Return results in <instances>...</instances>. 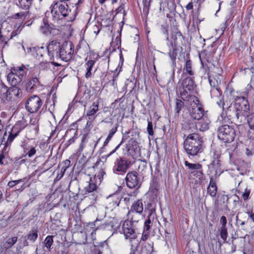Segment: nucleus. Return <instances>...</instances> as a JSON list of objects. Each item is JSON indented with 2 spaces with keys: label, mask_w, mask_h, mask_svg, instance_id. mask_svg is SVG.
Listing matches in <instances>:
<instances>
[{
  "label": "nucleus",
  "mask_w": 254,
  "mask_h": 254,
  "mask_svg": "<svg viewBox=\"0 0 254 254\" xmlns=\"http://www.w3.org/2000/svg\"><path fill=\"white\" fill-rule=\"evenodd\" d=\"M224 106L221 107L222 112L218 118L219 121L224 122L235 119L241 121L247 116L250 108L248 101L244 96H237L228 107L225 108Z\"/></svg>",
  "instance_id": "f257e3e1"
},
{
  "label": "nucleus",
  "mask_w": 254,
  "mask_h": 254,
  "mask_svg": "<svg viewBox=\"0 0 254 254\" xmlns=\"http://www.w3.org/2000/svg\"><path fill=\"white\" fill-rule=\"evenodd\" d=\"M46 50L49 61L60 58L62 61L67 62L72 58L74 46L71 42L66 41L61 44L56 40H52L47 46Z\"/></svg>",
  "instance_id": "f03ea898"
},
{
  "label": "nucleus",
  "mask_w": 254,
  "mask_h": 254,
  "mask_svg": "<svg viewBox=\"0 0 254 254\" xmlns=\"http://www.w3.org/2000/svg\"><path fill=\"white\" fill-rule=\"evenodd\" d=\"M184 148L190 157L198 155L203 150L201 137L197 133L190 134L184 141Z\"/></svg>",
  "instance_id": "7ed1b4c3"
},
{
  "label": "nucleus",
  "mask_w": 254,
  "mask_h": 254,
  "mask_svg": "<svg viewBox=\"0 0 254 254\" xmlns=\"http://www.w3.org/2000/svg\"><path fill=\"white\" fill-rule=\"evenodd\" d=\"M29 64H23L13 67L7 75V80L11 86H16L25 78L28 73L33 71Z\"/></svg>",
  "instance_id": "20e7f679"
},
{
  "label": "nucleus",
  "mask_w": 254,
  "mask_h": 254,
  "mask_svg": "<svg viewBox=\"0 0 254 254\" xmlns=\"http://www.w3.org/2000/svg\"><path fill=\"white\" fill-rule=\"evenodd\" d=\"M62 1L56 2L51 6V12L54 20H62L70 12L68 5L65 2L62 3Z\"/></svg>",
  "instance_id": "39448f33"
},
{
  "label": "nucleus",
  "mask_w": 254,
  "mask_h": 254,
  "mask_svg": "<svg viewBox=\"0 0 254 254\" xmlns=\"http://www.w3.org/2000/svg\"><path fill=\"white\" fill-rule=\"evenodd\" d=\"M183 78L182 90H181V97L184 101L189 100L191 97L194 96L191 95L195 87L194 76H186Z\"/></svg>",
  "instance_id": "423d86ee"
},
{
  "label": "nucleus",
  "mask_w": 254,
  "mask_h": 254,
  "mask_svg": "<svg viewBox=\"0 0 254 254\" xmlns=\"http://www.w3.org/2000/svg\"><path fill=\"white\" fill-rule=\"evenodd\" d=\"M235 136V130L232 126L224 125L218 128V138L224 143L232 142L234 140Z\"/></svg>",
  "instance_id": "0eeeda50"
},
{
  "label": "nucleus",
  "mask_w": 254,
  "mask_h": 254,
  "mask_svg": "<svg viewBox=\"0 0 254 254\" xmlns=\"http://www.w3.org/2000/svg\"><path fill=\"white\" fill-rule=\"evenodd\" d=\"M189 101L190 102V105L189 112L191 117L194 119L193 121L205 117L204 111L202 105L199 103V100L195 96L191 97Z\"/></svg>",
  "instance_id": "6e6552de"
},
{
  "label": "nucleus",
  "mask_w": 254,
  "mask_h": 254,
  "mask_svg": "<svg viewBox=\"0 0 254 254\" xmlns=\"http://www.w3.org/2000/svg\"><path fill=\"white\" fill-rule=\"evenodd\" d=\"M26 177L17 180H13L9 181L7 184L8 189H7L6 191H10L12 189V191L14 192L18 196L19 193L22 192L25 189L30 186V183Z\"/></svg>",
  "instance_id": "1a4fd4ad"
},
{
  "label": "nucleus",
  "mask_w": 254,
  "mask_h": 254,
  "mask_svg": "<svg viewBox=\"0 0 254 254\" xmlns=\"http://www.w3.org/2000/svg\"><path fill=\"white\" fill-rule=\"evenodd\" d=\"M39 232V229L37 227L32 228V229L27 232L26 235L22 236L19 239V242L21 245L17 247V250L28 246L29 243H34L38 238Z\"/></svg>",
  "instance_id": "9d476101"
},
{
  "label": "nucleus",
  "mask_w": 254,
  "mask_h": 254,
  "mask_svg": "<svg viewBox=\"0 0 254 254\" xmlns=\"http://www.w3.org/2000/svg\"><path fill=\"white\" fill-rule=\"evenodd\" d=\"M210 121L207 117L205 116L196 121H190L188 122V126L190 131H194L195 130H199L204 131L209 128Z\"/></svg>",
  "instance_id": "9b49d317"
},
{
  "label": "nucleus",
  "mask_w": 254,
  "mask_h": 254,
  "mask_svg": "<svg viewBox=\"0 0 254 254\" xmlns=\"http://www.w3.org/2000/svg\"><path fill=\"white\" fill-rule=\"evenodd\" d=\"M131 162L129 160L123 157L117 158L113 168V171L118 175H123L126 173L129 168Z\"/></svg>",
  "instance_id": "f8f14e48"
},
{
  "label": "nucleus",
  "mask_w": 254,
  "mask_h": 254,
  "mask_svg": "<svg viewBox=\"0 0 254 254\" xmlns=\"http://www.w3.org/2000/svg\"><path fill=\"white\" fill-rule=\"evenodd\" d=\"M42 105L41 98L37 95H33L27 99L25 108L30 113H34L38 111Z\"/></svg>",
  "instance_id": "ddd939ff"
},
{
  "label": "nucleus",
  "mask_w": 254,
  "mask_h": 254,
  "mask_svg": "<svg viewBox=\"0 0 254 254\" xmlns=\"http://www.w3.org/2000/svg\"><path fill=\"white\" fill-rule=\"evenodd\" d=\"M127 186L129 189H138L140 188L141 183L135 171L128 172L125 178Z\"/></svg>",
  "instance_id": "4468645a"
},
{
  "label": "nucleus",
  "mask_w": 254,
  "mask_h": 254,
  "mask_svg": "<svg viewBox=\"0 0 254 254\" xmlns=\"http://www.w3.org/2000/svg\"><path fill=\"white\" fill-rule=\"evenodd\" d=\"M83 192L84 195L90 197V198L93 200H96L98 195L96 183H94V181L91 180L90 182H87V184L84 187Z\"/></svg>",
  "instance_id": "2eb2a0df"
},
{
  "label": "nucleus",
  "mask_w": 254,
  "mask_h": 254,
  "mask_svg": "<svg viewBox=\"0 0 254 254\" xmlns=\"http://www.w3.org/2000/svg\"><path fill=\"white\" fill-rule=\"evenodd\" d=\"M57 30L54 28V25L49 22L46 17L43 18L39 27V31L41 33L46 35H54L55 31Z\"/></svg>",
  "instance_id": "dca6fc26"
},
{
  "label": "nucleus",
  "mask_w": 254,
  "mask_h": 254,
  "mask_svg": "<svg viewBox=\"0 0 254 254\" xmlns=\"http://www.w3.org/2000/svg\"><path fill=\"white\" fill-rule=\"evenodd\" d=\"M100 139V138H96V139L94 138H89L87 141V146H86L85 141L86 139V136L84 135L82 137L81 143L79 147V151L81 152L83 151L84 147H87L89 151L93 153L96 147L99 142Z\"/></svg>",
  "instance_id": "f3484780"
},
{
  "label": "nucleus",
  "mask_w": 254,
  "mask_h": 254,
  "mask_svg": "<svg viewBox=\"0 0 254 254\" xmlns=\"http://www.w3.org/2000/svg\"><path fill=\"white\" fill-rule=\"evenodd\" d=\"M185 166L188 170H196L195 171L191 172V176L201 179L203 176L202 166L199 163H191L188 161L184 162Z\"/></svg>",
  "instance_id": "a211bd4d"
},
{
  "label": "nucleus",
  "mask_w": 254,
  "mask_h": 254,
  "mask_svg": "<svg viewBox=\"0 0 254 254\" xmlns=\"http://www.w3.org/2000/svg\"><path fill=\"white\" fill-rule=\"evenodd\" d=\"M210 93L211 99L220 108L225 105L223 96L219 88H211Z\"/></svg>",
  "instance_id": "6ab92c4d"
},
{
  "label": "nucleus",
  "mask_w": 254,
  "mask_h": 254,
  "mask_svg": "<svg viewBox=\"0 0 254 254\" xmlns=\"http://www.w3.org/2000/svg\"><path fill=\"white\" fill-rule=\"evenodd\" d=\"M131 221H134L132 219L131 221H125L122 226L123 232L126 239H132L136 237V233L132 227Z\"/></svg>",
  "instance_id": "aec40b11"
},
{
  "label": "nucleus",
  "mask_w": 254,
  "mask_h": 254,
  "mask_svg": "<svg viewBox=\"0 0 254 254\" xmlns=\"http://www.w3.org/2000/svg\"><path fill=\"white\" fill-rule=\"evenodd\" d=\"M166 44L169 48L170 52L168 54L172 61L171 64V66L172 67V76H174L175 67L176 66V59L177 56V47H175L174 43L171 42L170 43L167 42Z\"/></svg>",
  "instance_id": "412c9836"
},
{
  "label": "nucleus",
  "mask_w": 254,
  "mask_h": 254,
  "mask_svg": "<svg viewBox=\"0 0 254 254\" xmlns=\"http://www.w3.org/2000/svg\"><path fill=\"white\" fill-rule=\"evenodd\" d=\"M20 147L23 150V156L25 157L32 158L36 154V146H34L26 141H23Z\"/></svg>",
  "instance_id": "4be33fe9"
},
{
  "label": "nucleus",
  "mask_w": 254,
  "mask_h": 254,
  "mask_svg": "<svg viewBox=\"0 0 254 254\" xmlns=\"http://www.w3.org/2000/svg\"><path fill=\"white\" fill-rule=\"evenodd\" d=\"M39 72L33 75L25 84V90L27 92H32L40 85Z\"/></svg>",
  "instance_id": "5701e85b"
},
{
  "label": "nucleus",
  "mask_w": 254,
  "mask_h": 254,
  "mask_svg": "<svg viewBox=\"0 0 254 254\" xmlns=\"http://www.w3.org/2000/svg\"><path fill=\"white\" fill-rule=\"evenodd\" d=\"M22 48L24 50L25 53L29 55L33 56L34 57L38 58L39 60H40V58H42L44 56V55L41 53L42 51L44 50V48L43 47H41L40 48H37L36 47H25L24 46H22Z\"/></svg>",
  "instance_id": "b1692460"
},
{
  "label": "nucleus",
  "mask_w": 254,
  "mask_h": 254,
  "mask_svg": "<svg viewBox=\"0 0 254 254\" xmlns=\"http://www.w3.org/2000/svg\"><path fill=\"white\" fill-rule=\"evenodd\" d=\"M18 237L16 236L7 238L4 242L1 243L3 250H5L8 254H14L10 249L17 243Z\"/></svg>",
  "instance_id": "393cba45"
},
{
  "label": "nucleus",
  "mask_w": 254,
  "mask_h": 254,
  "mask_svg": "<svg viewBox=\"0 0 254 254\" xmlns=\"http://www.w3.org/2000/svg\"><path fill=\"white\" fill-rule=\"evenodd\" d=\"M137 148V142L133 138H130L126 144L124 148L125 154L127 156H132Z\"/></svg>",
  "instance_id": "a878e982"
},
{
  "label": "nucleus",
  "mask_w": 254,
  "mask_h": 254,
  "mask_svg": "<svg viewBox=\"0 0 254 254\" xmlns=\"http://www.w3.org/2000/svg\"><path fill=\"white\" fill-rule=\"evenodd\" d=\"M21 90L16 86H12L8 88L7 100H15L22 96Z\"/></svg>",
  "instance_id": "bb28decb"
},
{
  "label": "nucleus",
  "mask_w": 254,
  "mask_h": 254,
  "mask_svg": "<svg viewBox=\"0 0 254 254\" xmlns=\"http://www.w3.org/2000/svg\"><path fill=\"white\" fill-rule=\"evenodd\" d=\"M249 127L248 131V137L252 140H254V113L248 114L246 116Z\"/></svg>",
  "instance_id": "cd10ccee"
},
{
  "label": "nucleus",
  "mask_w": 254,
  "mask_h": 254,
  "mask_svg": "<svg viewBox=\"0 0 254 254\" xmlns=\"http://www.w3.org/2000/svg\"><path fill=\"white\" fill-rule=\"evenodd\" d=\"M107 199L108 202L107 207L111 210H113L114 208L119 206L121 201V198L117 194H113L110 195Z\"/></svg>",
  "instance_id": "c85d7f7f"
},
{
  "label": "nucleus",
  "mask_w": 254,
  "mask_h": 254,
  "mask_svg": "<svg viewBox=\"0 0 254 254\" xmlns=\"http://www.w3.org/2000/svg\"><path fill=\"white\" fill-rule=\"evenodd\" d=\"M33 22V20L30 19L28 21L18 22L15 24L14 27V30L11 33V36H15L20 33L24 26H30Z\"/></svg>",
  "instance_id": "c756f323"
},
{
  "label": "nucleus",
  "mask_w": 254,
  "mask_h": 254,
  "mask_svg": "<svg viewBox=\"0 0 254 254\" xmlns=\"http://www.w3.org/2000/svg\"><path fill=\"white\" fill-rule=\"evenodd\" d=\"M194 70L192 66V63L190 60L186 61L183 71L182 73V77H185L189 75L190 76H194Z\"/></svg>",
  "instance_id": "7c9ffc66"
},
{
  "label": "nucleus",
  "mask_w": 254,
  "mask_h": 254,
  "mask_svg": "<svg viewBox=\"0 0 254 254\" xmlns=\"http://www.w3.org/2000/svg\"><path fill=\"white\" fill-rule=\"evenodd\" d=\"M48 60H49V57L47 56V58L45 61L42 60L40 63L39 67L43 69L49 68L51 70H55L56 67L61 66V64L54 62L48 61Z\"/></svg>",
  "instance_id": "2f4dec72"
},
{
  "label": "nucleus",
  "mask_w": 254,
  "mask_h": 254,
  "mask_svg": "<svg viewBox=\"0 0 254 254\" xmlns=\"http://www.w3.org/2000/svg\"><path fill=\"white\" fill-rule=\"evenodd\" d=\"M143 210V205L141 199L134 201L130 207V212L141 214Z\"/></svg>",
  "instance_id": "473e14b6"
},
{
  "label": "nucleus",
  "mask_w": 254,
  "mask_h": 254,
  "mask_svg": "<svg viewBox=\"0 0 254 254\" xmlns=\"http://www.w3.org/2000/svg\"><path fill=\"white\" fill-rule=\"evenodd\" d=\"M250 164L243 160L240 161L237 167V170L240 174L244 175L250 172Z\"/></svg>",
  "instance_id": "72a5a7b5"
},
{
  "label": "nucleus",
  "mask_w": 254,
  "mask_h": 254,
  "mask_svg": "<svg viewBox=\"0 0 254 254\" xmlns=\"http://www.w3.org/2000/svg\"><path fill=\"white\" fill-rule=\"evenodd\" d=\"M217 191V187L216 182L211 177L210 178L209 184L207 188V192L211 197H214L216 194Z\"/></svg>",
  "instance_id": "f704fd0d"
},
{
  "label": "nucleus",
  "mask_w": 254,
  "mask_h": 254,
  "mask_svg": "<svg viewBox=\"0 0 254 254\" xmlns=\"http://www.w3.org/2000/svg\"><path fill=\"white\" fill-rule=\"evenodd\" d=\"M240 186V183H239V189L237 190V191L240 195H242L243 199L245 201H246L250 198L251 190L248 187L241 188Z\"/></svg>",
  "instance_id": "c9c22d12"
},
{
  "label": "nucleus",
  "mask_w": 254,
  "mask_h": 254,
  "mask_svg": "<svg viewBox=\"0 0 254 254\" xmlns=\"http://www.w3.org/2000/svg\"><path fill=\"white\" fill-rule=\"evenodd\" d=\"M120 64H119L118 67L114 71H112L111 74L109 73L108 75V76L111 78L110 79H109V82L114 87L117 86V80L118 78L119 73L121 70L122 66L120 67L119 71H118V68Z\"/></svg>",
  "instance_id": "e433bc0d"
},
{
  "label": "nucleus",
  "mask_w": 254,
  "mask_h": 254,
  "mask_svg": "<svg viewBox=\"0 0 254 254\" xmlns=\"http://www.w3.org/2000/svg\"><path fill=\"white\" fill-rule=\"evenodd\" d=\"M34 0H18L17 6L20 9L29 11Z\"/></svg>",
  "instance_id": "4c0bfd02"
},
{
  "label": "nucleus",
  "mask_w": 254,
  "mask_h": 254,
  "mask_svg": "<svg viewBox=\"0 0 254 254\" xmlns=\"http://www.w3.org/2000/svg\"><path fill=\"white\" fill-rule=\"evenodd\" d=\"M129 133V131H126L124 133V135H123L122 140L120 142V143L117 146H116V147L112 151H111L108 154L103 156L102 158H105V159H107L108 158H109L111 155H112L114 153H115L117 151V150L119 149V148L120 147L121 145L124 143V141L127 139V137L126 136V135H127Z\"/></svg>",
  "instance_id": "58836bf2"
},
{
  "label": "nucleus",
  "mask_w": 254,
  "mask_h": 254,
  "mask_svg": "<svg viewBox=\"0 0 254 254\" xmlns=\"http://www.w3.org/2000/svg\"><path fill=\"white\" fill-rule=\"evenodd\" d=\"M212 168L214 169V175L219 176L222 173L223 171L221 169L220 161L217 160H213L211 163Z\"/></svg>",
  "instance_id": "ea45409f"
},
{
  "label": "nucleus",
  "mask_w": 254,
  "mask_h": 254,
  "mask_svg": "<svg viewBox=\"0 0 254 254\" xmlns=\"http://www.w3.org/2000/svg\"><path fill=\"white\" fill-rule=\"evenodd\" d=\"M156 216V214H148L146 220L144 223V230L146 231H149L152 222L154 220Z\"/></svg>",
  "instance_id": "a19ab883"
},
{
  "label": "nucleus",
  "mask_w": 254,
  "mask_h": 254,
  "mask_svg": "<svg viewBox=\"0 0 254 254\" xmlns=\"http://www.w3.org/2000/svg\"><path fill=\"white\" fill-rule=\"evenodd\" d=\"M54 236L48 235L45 238L43 242V245L46 248L48 252H50L52 250V246L54 243Z\"/></svg>",
  "instance_id": "79ce46f5"
},
{
  "label": "nucleus",
  "mask_w": 254,
  "mask_h": 254,
  "mask_svg": "<svg viewBox=\"0 0 254 254\" xmlns=\"http://www.w3.org/2000/svg\"><path fill=\"white\" fill-rule=\"evenodd\" d=\"M95 63L94 60H89L85 63V66L86 69L85 77L87 79L91 77V70Z\"/></svg>",
  "instance_id": "37998d69"
},
{
  "label": "nucleus",
  "mask_w": 254,
  "mask_h": 254,
  "mask_svg": "<svg viewBox=\"0 0 254 254\" xmlns=\"http://www.w3.org/2000/svg\"><path fill=\"white\" fill-rule=\"evenodd\" d=\"M39 147L43 151V153L42 154L43 156H44L46 154H48L49 152V154H48V156H50L51 155L52 151H50L51 146L48 143L46 142H41L39 143Z\"/></svg>",
  "instance_id": "c03bdc74"
},
{
  "label": "nucleus",
  "mask_w": 254,
  "mask_h": 254,
  "mask_svg": "<svg viewBox=\"0 0 254 254\" xmlns=\"http://www.w3.org/2000/svg\"><path fill=\"white\" fill-rule=\"evenodd\" d=\"M99 103L98 101H95L90 107L87 111L86 115L88 117L94 116L98 110Z\"/></svg>",
  "instance_id": "a18cd8bd"
},
{
  "label": "nucleus",
  "mask_w": 254,
  "mask_h": 254,
  "mask_svg": "<svg viewBox=\"0 0 254 254\" xmlns=\"http://www.w3.org/2000/svg\"><path fill=\"white\" fill-rule=\"evenodd\" d=\"M30 14L29 11L27 10H25V11H20L13 14L12 18L15 19L23 18V21H24L27 18L29 17Z\"/></svg>",
  "instance_id": "49530a36"
},
{
  "label": "nucleus",
  "mask_w": 254,
  "mask_h": 254,
  "mask_svg": "<svg viewBox=\"0 0 254 254\" xmlns=\"http://www.w3.org/2000/svg\"><path fill=\"white\" fill-rule=\"evenodd\" d=\"M19 133V130L16 129L13 127L11 131L9 133V135L6 141V144L8 145V144L11 143L13 141L14 138L18 135Z\"/></svg>",
  "instance_id": "de8ad7c7"
},
{
  "label": "nucleus",
  "mask_w": 254,
  "mask_h": 254,
  "mask_svg": "<svg viewBox=\"0 0 254 254\" xmlns=\"http://www.w3.org/2000/svg\"><path fill=\"white\" fill-rule=\"evenodd\" d=\"M8 88L4 84H0V98L2 100L5 99L7 100L8 95Z\"/></svg>",
  "instance_id": "09e8293b"
},
{
  "label": "nucleus",
  "mask_w": 254,
  "mask_h": 254,
  "mask_svg": "<svg viewBox=\"0 0 254 254\" xmlns=\"http://www.w3.org/2000/svg\"><path fill=\"white\" fill-rule=\"evenodd\" d=\"M98 252L97 254H102L105 251H107L109 249V246L107 243V241H104L99 243L97 246Z\"/></svg>",
  "instance_id": "8fccbe9b"
},
{
  "label": "nucleus",
  "mask_w": 254,
  "mask_h": 254,
  "mask_svg": "<svg viewBox=\"0 0 254 254\" xmlns=\"http://www.w3.org/2000/svg\"><path fill=\"white\" fill-rule=\"evenodd\" d=\"M105 175V173L103 170H100L95 175L94 178V180L96 182V183H99L100 184L103 179L104 176Z\"/></svg>",
  "instance_id": "3c124183"
},
{
  "label": "nucleus",
  "mask_w": 254,
  "mask_h": 254,
  "mask_svg": "<svg viewBox=\"0 0 254 254\" xmlns=\"http://www.w3.org/2000/svg\"><path fill=\"white\" fill-rule=\"evenodd\" d=\"M27 124L26 121L25 120H22L21 121H18L13 127L16 129L19 130L20 132V130L24 129L27 126Z\"/></svg>",
  "instance_id": "603ef678"
},
{
  "label": "nucleus",
  "mask_w": 254,
  "mask_h": 254,
  "mask_svg": "<svg viewBox=\"0 0 254 254\" xmlns=\"http://www.w3.org/2000/svg\"><path fill=\"white\" fill-rule=\"evenodd\" d=\"M145 211H147L148 214H156L155 204L152 202L148 203L145 207Z\"/></svg>",
  "instance_id": "864d4df0"
},
{
  "label": "nucleus",
  "mask_w": 254,
  "mask_h": 254,
  "mask_svg": "<svg viewBox=\"0 0 254 254\" xmlns=\"http://www.w3.org/2000/svg\"><path fill=\"white\" fill-rule=\"evenodd\" d=\"M125 85L126 89L131 92L135 88V83L133 80L127 79L125 82Z\"/></svg>",
  "instance_id": "5fc2aeb1"
},
{
  "label": "nucleus",
  "mask_w": 254,
  "mask_h": 254,
  "mask_svg": "<svg viewBox=\"0 0 254 254\" xmlns=\"http://www.w3.org/2000/svg\"><path fill=\"white\" fill-rule=\"evenodd\" d=\"M147 131L150 136H153L154 134V127L152 122L147 119Z\"/></svg>",
  "instance_id": "6e6d98bb"
},
{
  "label": "nucleus",
  "mask_w": 254,
  "mask_h": 254,
  "mask_svg": "<svg viewBox=\"0 0 254 254\" xmlns=\"http://www.w3.org/2000/svg\"><path fill=\"white\" fill-rule=\"evenodd\" d=\"M161 31L165 35L166 37V40L167 42H169V26L167 25H161Z\"/></svg>",
  "instance_id": "4d7b16f0"
},
{
  "label": "nucleus",
  "mask_w": 254,
  "mask_h": 254,
  "mask_svg": "<svg viewBox=\"0 0 254 254\" xmlns=\"http://www.w3.org/2000/svg\"><path fill=\"white\" fill-rule=\"evenodd\" d=\"M184 106V102L181 100L176 99L175 111L176 113L179 114Z\"/></svg>",
  "instance_id": "13d9d810"
},
{
  "label": "nucleus",
  "mask_w": 254,
  "mask_h": 254,
  "mask_svg": "<svg viewBox=\"0 0 254 254\" xmlns=\"http://www.w3.org/2000/svg\"><path fill=\"white\" fill-rule=\"evenodd\" d=\"M182 36V35L181 32H176L173 33L171 35V39L169 38V43L171 42L174 43L175 47H177L176 40H177L178 37H181Z\"/></svg>",
  "instance_id": "bf43d9fd"
},
{
  "label": "nucleus",
  "mask_w": 254,
  "mask_h": 254,
  "mask_svg": "<svg viewBox=\"0 0 254 254\" xmlns=\"http://www.w3.org/2000/svg\"><path fill=\"white\" fill-rule=\"evenodd\" d=\"M221 238L225 242L228 237V231L227 227H221L220 231Z\"/></svg>",
  "instance_id": "052dcab7"
},
{
  "label": "nucleus",
  "mask_w": 254,
  "mask_h": 254,
  "mask_svg": "<svg viewBox=\"0 0 254 254\" xmlns=\"http://www.w3.org/2000/svg\"><path fill=\"white\" fill-rule=\"evenodd\" d=\"M208 80L211 88H219L218 81L216 80L215 78L210 76H208Z\"/></svg>",
  "instance_id": "680f3d73"
},
{
  "label": "nucleus",
  "mask_w": 254,
  "mask_h": 254,
  "mask_svg": "<svg viewBox=\"0 0 254 254\" xmlns=\"http://www.w3.org/2000/svg\"><path fill=\"white\" fill-rule=\"evenodd\" d=\"M150 2L143 1L142 13L144 16H147L150 9Z\"/></svg>",
  "instance_id": "e2e57ef3"
},
{
  "label": "nucleus",
  "mask_w": 254,
  "mask_h": 254,
  "mask_svg": "<svg viewBox=\"0 0 254 254\" xmlns=\"http://www.w3.org/2000/svg\"><path fill=\"white\" fill-rule=\"evenodd\" d=\"M114 222L111 221L109 222H104L103 224L102 228L104 229L109 230V231H112L114 229Z\"/></svg>",
  "instance_id": "0e129e2a"
},
{
  "label": "nucleus",
  "mask_w": 254,
  "mask_h": 254,
  "mask_svg": "<svg viewBox=\"0 0 254 254\" xmlns=\"http://www.w3.org/2000/svg\"><path fill=\"white\" fill-rule=\"evenodd\" d=\"M144 248L146 250L147 254H154L153 243H147L145 245Z\"/></svg>",
  "instance_id": "69168bd1"
},
{
  "label": "nucleus",
  "mask_w": 254,
  "mask_h": 254,
  "mask_svg": "<svg viewBox=\"0 0 254 254\" xmlns=\"http://www.w3.org/2000/svg\"><path fill=\"white\" fill-rule=\"evenodd\" d=\"M115 11L116 14L123 13V17H125L126 15V12L125 10L124 4L123 3H122L121 5L116 9Z\"/></svg>",
  "instance_id": "338daca9"
},
{
  "label": "nucleus",
  "mask_w": 254,
  "mask_h": 254,
  "mask_svg": "<svg viewBox=\"0 0 254 254\" xmlns=\"http://www.w3.org/2000/svg\"><path fill=\"white\" fill-rule=\"evenodd\" d=\"M248 215V221L250 220L254 223V212L252 210H248L246 212Z\"/></svg>",
  "instance_id": "774afa93"
}]
</instances>
